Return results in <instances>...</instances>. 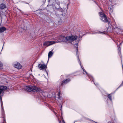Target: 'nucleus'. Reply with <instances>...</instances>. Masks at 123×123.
<instances>
[{
	"instance_id": "obj_15",
	"label": "nucleus",
	"mask_w": 123,
	"mask_h": 123,
	"mask_svg": "<svg viewBox=\"0 0 123 123\" xmlns=\"http://www.w3.org/2000/svg\"><path fill=\"white\" fill-rule=\"evenodd\" d=\"M22 25L20 27L22 29L24 30H26V27H25L24 26V27Z\"/></svg>"
},
{
	"instance_id": "obj_1",
	"label": "nucleus",
	"mask_w": 123,
	"mask_h": 123,
	"mask_svg": "<svg viewBox=\"0 0 123 123\" xmlns=\"http://www.w3.org/2000/svg\"><path fill=\"white\" fill-rule=\"evenodd\" d=\"M24 89L27 91L29 92L36 91L37 92L40 91V89L35 86H25Z\"/></svg>"
},
{
	"instance_id": "obj_14",
	"label": "nucleus",
	"mask_w": 123,
	"mask_h": 123,
	"mask_svg": "<svg viewBox=\"0 0 123 123\" xmlns=\"http://www.w3.org/2000/svg\"><path fill=\"white\" fill-rule=\"evenodd\" d=\"M109 8H110V13H112L113 12V7L112 6H109Z\"/></svg>"
},
{
	"instance_id": "obj_20",
	"label": "nucleus",
	"mask_w": 123,
	"mask_h": 123,
	"mask_svg": "<svg viewBox=\"0 0 123 123\" xmlns=\"http://www.w3.org/2000/svg\"><path fill=\"white\" fill-rule=\"evenodd\" d=\"M88 120H89V121H90V122H92L93 121L92 120H91L89 119H88Z\"/></svg>"
},
{
	"instance_id": "obj_26",
	"label": "nucleus",
	"mask_w": 123,
	"mask_h": 123,
	"mask_svg": "<svg viewBox=\"0 0 123 123\" xmlns=\"http://www.w3.org/2000/svg\"><path fill=\"white\" fill-rule=\"evenodd\" d=\"M118 49H119V48H118Z\"/></svg>"
},
{
	"instance_id": "obj_5",
	"label": "nucleus",
	"mask_w": 123,
	"mask_h": 123,
	"mask_svg": "<svg viewBox=\"0 0 123 123\" xmlns=\"http://www.w3.org/2000/svg\"><path fill=\"white\" fill-rule=\"evenodd\" d=\"M77 38V36H67L65 37V39L67 42V41H72L75 40Z\"/></svg>"
},
{
	"instance_id": "obj_4",
	"label": "nucleus",
	"mask_w": 123,
	"mask_h": 123,
	"mask_svg": "<svg viewBox=\"0 0 123 123\" xmlns=\"http://www.w3.org/2000/svg\"><path fill=\"white\" fill-rule=\"evenodd\" d=\"M99 13L101 20L104 22H107V19L105 14L103 12H99Z\"/></svg>"
},
{
	"instance_id": "obj_27",
	"label": "nucleus",
	"mask_w": 123,
	"mask_h": 123,
	"mask_svg": "<svg viewBox=\"0 0 123 123\" xmlns=\"http://www.w3.org/2000/svg\"><path fill=\"white\" fill-rule=\"evenodd\" d=\"M97 33L96 32H95V33Z\"/></svg>"
},
{
	"instance_id": "obj_18",
	"label": "nucleus",
	"mask_w": 123,
	"mask_h": 123,
	"mask_svg": "<svg viewBox=\"0 0 123 123\" xmlns=\"http://www.w3.org/2000/svg\"><path fill=\"white\" fill-rule=\"evenodd\" d=\"M55 5L56 6H58V7H55V8L56 9H58L59 7V4H56Z\"/></svg>"
},
{
	"instance_id": "obj_19",
	"label": "nucleus",
	"mask_w": 123,
	"mask_h": 123,
	"mask_svg": "<svg viewBox=\"0 0 123 123\" xmlns=\"http://www.w3.org/2000/svg\"><path fill=\"white\" fill-rule=\"evenodd\" d=\"M60 94V92H58V96L59 97Z\"/></svg>"
},
{
	"instance_id": "obj_3",
	"label": "nucleus",
	"mask_w": 123,
	"mask_h": 123,
	"mask_svg": "<svg viewBox=\"0 0 123 123\" xmlns=\"http://www.w3.org/2000/svg\"><path fill=\"white\" fill-rule=\"evenodd\" d=\"M53 39L55 40H57V41H54L55 43L61 42H62L65 41L67 42V41L66 40L65 37L63 36H60L54 38Z\"/></svg>"
},
{
	"instance_id": "obj_6",
	"label": "nucleus",
	"mask_w": 123,
	"mask_h": 123,
	"mask_svg": "<svg viewBox=\"0 0 123 123\" xmlns=\"http://www.w3.org/2000/svg\"><path fill=\"white\" fill-rule=\"evenodd\" d=\"M55 44L54 41H47L43 43V45L48 47L49 46Z\"/></svg>"
},
{
	"instance_id": "obj_16",
	"label": "nucleus",
	"mask_w": 123,
	"mask_h": 123,
	"mask_svg": "<svg viewBox=\"0 0 123 123\" xmlns=\"http://www.w3.org/2000/svg\"><path fill=\"white\" fill-rule=\"evenodd\" d=\"M3 65L2 63L0 62V68L2 69V68Z\"/></svg>"
},
{
	"instance_id": "obj_21",
	"label": "nucleus",
	"mask_w": 123,
	"mask_h": 123,
	"mask_svg": "<svg viewBox=\"0 0 123 123\" xmlns=\"http://www.w3.org/2000/svg\"><path fill=\"white\" fill-rule=\"evenodd\" d=\"M62 121L63 123H65L64 121L63 120H62Z\"/></svg>"
},
{
	"instance_id": "obj_9",
	"label": "nucleus",
	"mask_w": 123,
	"mask_h": 123,
	"mask_svg": "<svg viewBox=\"0 0 123 123\" xmlns=\"http://www.w3.org/2000/svg\"><path fill=\"white\" fill-rule=\"evenodd\" d=\"M38 67L40 69H43L46 68V65L45 64H40L38 65Z\"/></svg>"
},
{
	"instance_id": "obj_8",
	"label": "nucleus",
	"mask_w": 123,
	"mask_h": 123,
	"mask_svg": "<svg viewBox=\"0 0 123 123\" xmlns=\"http://www.w3.org/2000/svg\"><path fill=\"white\" fill-rule=\"evenodd\" d=\"M78 59L79 61L80 62V65L81 67V68H82V69L83 70V71L85 72V73H83V74H85L86 75L87 74L88 75V76L89 77V78L90 79H92L93 78L92 77V76H90V75L89 74H88L87 73V72H86V71H85L84 70V69L83 68V66H81V64L80 62V61L79 59V57H78Z\"/></svg>"
},
{
	"instance_id": "obj_24",
	"label": "nucleus",
	"mask_w": 123,
	"mask_h": 123,
	"mask_svg": "<svg viewBox=\"0 0 123 123\" xmlns=\"http://www.w3.org/2000/svg\"><path fill=\"white\" fill-rule=\"evenodd\" d=\"M3 46H4V45H3ZM3 47H2V49H3Z\"/></svg>"
},
{
	"instance_id": "obj_7",
	"label": "nucleus",
	"mask_w": 123,
	"mask_h": 123,
	"mask_svg": "<svg viewBox=\"0 0 123 123\" xmlns=\"http://www.w3.org/2000/svg\"><path fill=\"white\" fill-rule=\"evenodd\" d=\"M13 66L15 68H17L18 69H20L22 68V66L18 62H15L13 65Z\"/></svg>"
},
{
	"instance_id": "obj_10",
	"label": "nucleus",
	"mask_w": 123,
	"mask_h": 123,
	"mask_svg": "<svg viewBox=\"0 0 123 123\" xmlns=\"http://www.w3.org/2000/svg\"><path fill=\"white\" fill-rule=\"evenodd\" d=\"M6 30V28L3 27H0V34L4 32Z\"/></svg>"
},
{
	"instance_id": "obj_11",
	"label": "nucleus",
	"mask_w": 123,
	"mask_h": 123,
	"mask_svg": "<svg viewBox=\"0 0 123 123\" xmlns=\"http://www.w3.org/2000/svg\"><path fill=\"white\" fill-rule=\"evenodd\" d=\"M70 81V79H66V80H64V81L62 82V83L61 84V85H63L64 84H66L67 83H68V82H69Z\"/></svg>"
},
{
	"instance_id": "obj_25",
	"label": "nucleus",
	"mask_w": 123,
	"mask_h": 123,
	"mask_svg": "<svg viewBox=\"0 0 123 123\" xmlns=\"http://www.w3.org/2000/svg\"><path fill=\"white\" fill-rule=\"evenodd\" d=\"M94 84L95 85H96V84H95V83H94Z\"/></svg>"
},
{
	"instance_id": "obj_23",
	"label": "nucleus",
	"mask_w": 123,
	"mask_h": 123,
	"mask_svg": "<svg viewBox=\"0 0 123 123\" xmlns=\"http://www.w3.org/2000/svg\"><path fill=\"white\" fill-rule=\"evenodd\" d=\"M1 52H0V54H1Z\"/></svg>"
},
{
	"instance_id": "obj_17",
	"label": "nucleus",
	"mask_w": 123,
	"mask_h": 123,
	"mask_svg": "<svg viewBox=\"0 0 123 123\" xmlns=\"http://www.w3.org/2000/svg\"><path fill=\"white\" fill-rule=\"evenodd\" d=\"M111 100V101H112V99H111V94H109L108 95V97Z\"/></svg>"
},
{
	"instance_id": "obj_12",
	"label": "nucleus",
	"mask_w": 123,
	"mask_h": 123,
	"mask_svg": "<svg viewBox=\"0 0 123 123\" xmlns=\"http://www.w3.org/2000/svg\"><path fill=\"white\" fill-rule=\"evenodd\" d=\"M53 54V53L51 51H50L48 53V60L50 57H51Z\"/></svg>"
},
{
	"instance_id": "obj_13",
	"label": "nucleus",
	"mask_w": 123,
	"mask_h": 123,
	"mask_svg": "<svg viewBox=\"0 0 123 123\" xmlns=\"http://www.w3.org/2000/svg\"><path fill=\"white\" fill-rule=\"evenodd\" d=\"M6 6L5 5L3 4H2L0 5V8L1 9H3Z\"/></svg>"
},
{
	"instance_id": "obj_28",
	"label": "nucleus",
	"mask_w": 123,
	"mask_h": 123,
	"mask_svg": "<svg viewBox=\"0 0 123 123\" xmlns=\"http://www.w3.org/2000/svg\"><path fill=\"white\" fill-rule=\"evenodd\" d=\"M109 29V28H108V29Z\"/></svg>"
},
{
	"instance_id": "obj_22",
	"label": "nucleus",
	"mask_w": 123,
	"mask_h": 123,
	"mask_svg": "<svg viewBox=\"0 0 123 123\" xmlns=\"http://www.w3.org/2000/svg\"><path fill=\"white\" fill-rule=\"evenodd\" d=\"M50 1V0H49L48 1V2H49Z\"/></svg>"
},
{
	"instance_id": "obj_2",
	"label": "nucleus",
	"mask_w": 123,
	"mask_h": 123,
	"mask_svg": "<svg viewBox=\"0 0 123 123\" xmlns=\"http://www.w3.org/2000/svg\"><path fill=\"white\" fill-rule=\"evenodd\" d=\"M7 89V87L5 86H0V98L1 105L2 109H3V108L2 104V97L4 92L3 91L6 90Z\"/></svg>"
}]
</instances>
